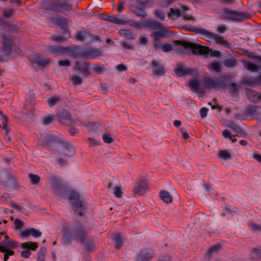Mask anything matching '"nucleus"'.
Listing matches in <instances>:
<instances>
[{
    "mask_svg": "<svg viewBox=\"0 0 261 261\" xmlns=\"http://www.w3.org/2000/svg\"><path fill=\"white\" fill-rule=\"evenodd\" d=\"M187 30L202 35L207 41H214L216 43L225 47H229V43L222 36L213 33L205 29L190 27L187 28Z\"/></svg>",
    "mask_w": 261,
    "mask_h": 261,
    "instance_id": "obj_1",
    "label": "nucleus"
},
{
    "mask_svg": "<svg viewBox=\"0 0 261 261\" xmlns=\"http://www.w3.org/2000/svg\"><path fill=\"white\" fill-rule=\"evenodd\" d=\"M201 84L205 89L211 90L224 89L226 83L223 77H211L205 76L203 78Z\"/></svg>",
    "mask_w": 261,
    "mask_h": 261,
    "instance_id": "obj_2",
    "label": "nucleus"
},
{
    "mask_svg": "<svg viewBox=\"0 0 261 261\" xmlns=\"http://www.w3.org/2000/svg\"><path fill=\"white\" fill-rule=\"evenodd\" d=\"M174 43L182 46L185 49H191L194 54H207L210 51L208 47L198 45L190 41L185 40H174Z\"/></svg>",
    "mask_w": 261,
    "mask_h": 261,
    "instance_id": "obj_3",
    "label": "nucleus"
},
{
    "mask_svg": "<svg viewBox=\"0 0 261 261\" xmlns=\"http://www.w3.org/2000/svg\"><path fill=\"white\" fill-rule=\"evenodd\" d=\"M222 16L225 19L234 22L242 21L250 18L249 14L236 11L229 9H224L222 13Z\"/></svg>",
    "mask_w": 261,
    "mask_h": 261,
    "instance_id": "obj_4",
    "label": "nucleus"
},
{
    "mask_svg": "<svg viewBox=\"0 0 261 261\" xmlns=\"http://www.w3.org/2000/svg\"><path fill=\"white\" fill-rule=\"evenodd\" d=\"M46 9L58 13H64L65 11L71 10L72 6L68 2H61V0H57L51 3Z\"/></svg>",
    "mask_w": 261,
    "mask_h": 261,
    "instance_id": "obj_5",
    "label": "nucleus"
},
{
    "mask_svg": "<svg viewBox=\"0 0 261 261\" xmlns=\"http://www.w3.org/2000/svg\"><path fill=\"white\" fill-rule=\"evenodd\" d=\"M174 71L178 77L188 75L196 76L198 74L197 70L196 68H190L182 63H178Z\"/></svg>",
    "mask_w": 261,
    "mask_h": 261,
    "instance_id": "obj_6",
    "label": "nucleus"
},
{
    "mask_svg": "<svg viewBox=\"0 0 261 261\" xmlns=\"http://www.w3.org/2000/svg\"><path fill=\"white\" fill-rule=\"evenodd\" d=\"M152 4L150 0H146L145 1H138L135 6L133 7V12L138 16L141 17H145L146 13L144 9L150 7Z\"/></svg>",
    "mask_w": 261,
    "mask_h": 261,
    "instance_id": "obj_7",
    "label": "nucleus"
},
{
    "mask_svg": "<svg viewBox=\"0 0 261 261\" xmlns=\"http://www.w3.org/2000/svg\"><path fill=\"white\" fill-rule=\"evenodd\" d=\"M69 200L74 209V210L79 213V215L82 216V212L79 211V209L83 210L84 205L82 201L80 199L79 193L75 192H71L69 196Z\"/></svg>",
    "mask_w": 261,
    "mask_h": 261,
    "instance_id": "obj_8",
    "label": "nucleus"
},
{
    "mask_svg": "<svg viewBox=\"0 0 261 261\" xmlns=\"http://www.w3.org/2000/svg\"><path fill=\"white\" fill-rule=\"evenodd\" d=\"M102 56V51L99 48L93 47L85 48L82 51V59H94Z\"/></svg>",
    "mask_w": 261,
    "mask_h": 261,
    "instance_id": "obj_9",
    "label": "nucleus"
},
{
    "mask_svg": "<svg viewBox=\"0 0 261 261\" xmlns=\"http://www.w3.org/2000/svg\"><path fill=\"white\" fill-rule=\"evenodd\" d=\"M88 232L82 224H79L73 233V236L75 239L79 240L81 243H86L88 239L87 237Z\"/></svg>",
    "mask_w": 261,
    "mask_h": 261,
    "instance_id": "obj_10",
    "label": "nucleus"
},
{
    "mask_svg": "<svg viewBox=\"0 0 261 261\" xmlns=\"http://www.w3.org/2000/svg\"><path fill=\"white\" fill-rule=\"evenodd\" d=\"M29 61L32 64H36L38 67H44L49 64L50 60L41 55L34 54L28 57Z\"/></svg>",
    "mask_w": 261,
    "mask_h": 261,
    "instance_id": "obj_11",
    "label": "nucleus"
},
{
    "mask_svg": "<svg viewBox=\"0 0 261 261\" xmlns=\"http://www.w3.org/2000/svg\"><path fill=\"white\" fill-rule=\"evenodd\" d=\"M90 64L85 61H77L75 62L73 70L82 72L85 76H89L91 74L90 70Z\"/></svg>",
    "mask_w": 261,
    "mask_h": 261,
    "instance_id": "obj_12",
    "label": "nucleus"
},
{
    "mask_svg": "<svg viewBox=\"0 0 261 261\" xmlns=\"http://www.w3.org/2000/svg\"><path fill=\"white\" fill-rule=\"evenodd\" d=\"M151 66L154 75L161 76L165 74V68L159 61L152 60L151 62Z\"/></svg>",
    "mask_w": 261,
    "mask_h": 261,
    "instance_id": "obj_13",
    "label": "nucleus"
},
{
    "mask_svg": "<svg viewBox=\"0 0 261 261\" xmlns=\"http://www.w3.org/2000/svg\"><path fill=\"white\" fill-rule=\"evenodd\" d=\"M82 51L80 46L78 45L65 47L64 55H69L75 58H82Z\"/></svg>",
    "mask_w": 261,
    "mask_h": 261,
    "instance_id": "obj_14",
    "label": "nucleus"
},
{
    "mask_svg": "<svg viewBox=\"0 0 261 261\" xmlns=\"http://www.w3.org/2000/svg\"><path fill=\"white\" fill-rule=\"evenodd\" d=\"M144 28H148L153 31L164 29L163 25L161 23L151 19L144 20Z\"/></svg>",
    "mask_w": 261,
    "mask_h": 261,
    "instance_id": "obj_15",
    "label": "nucleus"
},
{
    "mask_svg": "<svg viewBox=\"0 0 261 261\" xmlns=\"http://www.w3.org/2000/svg\"><path fill=\"white\" fill-rule=\"evenodd\" d=\"M3 39L2 49L6 54H9L12 50L13 41L11 37L6 35H3Z\"/></svg>",
    "mask_w": 261,
    "mask_h": 261,
    "instance_id": "obj_16",
    "label": "nucleus"
},
{
    "mask_svg": "<svg viewBox=\"0 0 261 261\" xmlns=\"http://www.w3.org/2000/svg\"><path fill=\"white\" fill-rule=\"evenodd\" d=\"M246 94L248 98L253 102H257L261 100V93L252 89H247Z\"/></svg>",
    "mask_w": 261,
    "mask_h": 261,
    "instance_id": "obj_17",
    "label": "nucleus"
},
{
    "mask_svg": "<svg viewBox=\"0 0 261 261\" xmlns=\"http://www.w3.org/2000/svg\"><path fill=\"white\" fill-rule=\"evenodd\" d=\"M154 253L151 251L144 250L137 255L136 261H150Z\"/></svg>",
    "mask_w": 261,
    "mask_h": 261,
    "instance_id": "obj_18",
    "label": "nucleus"
},
{
    "mask_svg": "<svg viewBox=\"0 0 261 261\" xmlns=\"http://www.w3.org/2000/svg\"><path fill=\"white\" fill-rule=\"evenodd\" d=\"M51 19L54 22L64 30L67 29L69 23L70 22L68 19L62 17H53Z\"/></svg>",
    "mask_w": 261,
    "mask_h": 261,
    "instance_id": "obj_19",
    "label": "nucleus"
},
{
    "mask_svg": "<svg viewBox=\"0 0 261 261\" xmlns=\"http://www.w3.org/2000/svg\"><path fill=\"white\" fill-rule=\"evenodd\" d=\"M47 51L56 56V55H64L65 51V47H61L56 45H49L48 46Z\"/></svg>",
    "mask_w": 261,
    "mask_h": 261,
    "instance_id": "obj_20",
    "label": "nucleus"
},
{
    "mask_svg": "<svg viewBox=\"0 0 261 261\" xmlns=\"http://www.w3.org/2000/svg\"><path fill=\"white\" fill-rule=\"evenodd\" d=\"M58 119L61 123L67 125H69L72 123V120L70 118V114L66 112L60 114Z\"/></svg>",
    "mask_w": 261,
    "mask_h": 261,
    "instance_id": "obj_21",
    "label": "nucleus"
},
{
    "mask_svg": "<svg viewBox=\"0 0 261 261\" xmlns=\"http://www.w3.org/2000/svg\"><path fill=\"white\" fill-rule=\"evenodd\" d=\"M148 189V186L146 183L138 184L134 189V193L140 195H143Z\"/></svg>",
    "mask_w": 261,
    "mask_h": 261,
    "instance_id": "obj_22",
    "label": "nucleus"
},
{
    "mask_svg": "<svg viewBox=\"0 0 261 261\" xmlns=\"http://www.w3.org/2000/svg\"><path fill=\"white\" fill-rule=\"evenodd\" d=\"M21 248L29 250L36 251L38 248V244L36 242H27L20 244Z\"/></svg>",
    "mask_w": 261,
    "mask_h": 261,
    "instance_id": "obj_23",
    "label": "nucleus"
},
{
    "mask_svg": "<svg viewBox=\"0 0 261 261\" xmlns=\"http://www.w3.org/2000/svg\"><path fill=\"white\" fill-rule=\"evenodd\" d=\"M160 197L162 201L167 203H171L173 201V198L170 193L166 191H161Z\"/></svg>",
    "mask_w": 261,
    "mask_h": 261,
    "instance_id": "obj_24",
    "label": "nucleus"
},
{
    "mask_svg": "<svg viewBox=\"0 0 261 261\" xmlns=\"http://www.w3.org/2000/svg\"><path fill=\"white\" fill-rule=\"evenodd\" d=\"M73 239H75L73 234L69 230H66L64 233L62 242L64 245H68Z\"/></svg>",
    "mask_w": 261,
    "mask_h": 261,
    "instance_id": "obj_25",
    "label": "nucleus"
},
{
    "mask_svg": "<svg viewBox=\"0 0 261 261\" xmlns=\"http://www.w3.org/2000/svg\"><path fill=\"white\" fill-rule=\"evenodd\" d=\"M125 24H128L130 27L135 28L137 29H141L144 28V20L141 22H137L133 20H126L124 19Z\"/></svg>",
    "mask_w": 261,
    "mask_h": 261,
    "instance_id": "obj_26",
    "label": "nucleus"
},
{
    "mask_svg": "<svg viewBox=\"0 0 261 261\" xmlns=\"http://www.w3.org/2000/svg\"><path fill=\"white\" fill-rule=\"evenodd\" d=\"M1 236H4L5 239L3 241V244L5 247L13 248L15 246V242L5 233H1Z\"/></svg>",
    "mask_w": 261,
    "mask_h": 261,
    "instance_id": "obj_27",
    "label": "nucleus"
},
{
    "mask_svg": "<svg viewBox=\"0 0 261 261\" xmlns=\"http://www.w3.org/2000/svg\"><path fill=\"white\" fill-rule=\"evenodd\" d=\"M188 86L191 88L192 91H198L200 93H203L204 92L199 89L200 83L199 82L195 80H192L189 81L188 83Z\"/></svg>",
    "mask_w": 261,
    "mask_h": 261,
    "instance_id": "obj_28",
    "label": "nucleus"
},
{
    "mask_svg": "<svg viewBox=\"0 0 261 261\" xmlns=\"http://www.w3.org/2000/svg\"><path fill=\"white\" fill-rule=\"evenodd\" d=\"M224 65L227 68H232L237 64V60L233 57L226 59L223 62Z\"/></svg>",
    "mask_w": 261,
    "mask_h": 261,
    "instance_id": "obj_29",
    "label": "nucleus"
},
{
    "mask_svg": "<svg viewBox=\"0 0 261 261\" xmlns=\"http://www.w3.org/2000/svg\"><path fill=\"white\" fill-rule=\"evenodd\" d=\"M106 21L119 24H125L124 19H120L116 15L107 17Z\"/></svg>",
    "mask_w": 261,
    "mask_h": 261,
    "instance_id": "obj_30",
    "label": "nucleus"
},
{
    "mask_svg": "<svg viewBox=\"0 0 261 261\" xmlns=\"http://www.w3.org/2000/svg\"><path fill=\"white\" fill-rule=\"evenodd\" d=\"M244 66L248 70L252 72L257 71L259 69V67L254 63L250 61H246L244 63Z\"/></svg>",
    "mask_w": 261,
    "mask_h": 261,
    "instance_id": "obj_31",
    "label": "nucleus"
},
{
    "mask_svg": "<svg viewBox=\"0 0 261 261\" xmlns=\"http://www.w3.org/2000/svg\"><path fill=\"white\" fill-rule=\"evenodd\" d=\"M181 15V12L178 9L170 8V11L168 14V16L172 19L178 18Z\"/></svg>",
    "mask_w": 261,
    "mask_h": 261,
    "instance_id": "obj_32",
    "label": "nucleus"
},
{
    "mask_svg": "<svg viewBox=\"0 0 261 261\" xmlns=\"http://www.w3.org/2000/svg\"><path fill=\"white\" fill-rule=\"evenodd\" d=\"M207 68L212 71L219 72L221 71V65L219 62H212L207 66Z\"/></svg>",
    "mask_w": 261,
    "mask_h": 261,
    "instance_id": "obj_33",
    "label": "nucleus"
},
{
    "mask_svg": "<svg viewBox=\"0 0 261 261\" xmlns=\"http://www.w3.org/2000/svg\"><path fill=\"white\" fill-rule=\"evenodd\" d=\"M120 35L127 39H133L135 38L134 35L128 30L121 29L119 31Z\"/></svg>",
    "mask_w": 261,
    "mask_h": 261,
    "instance_id": "obj_34",
    "label": "nucleus"
},
{
    "mask_svg": "<svg viewBox=\"0 0 261 261\" xmlns=\"http://www.w3.org/2000/svg\"><path fill=\"white\" fill-rule=\"evenodd\" d=\"M113 239L115 243V248L117 249H120L123 243L121 236L119 234H115L114 235Z\"/></svg>",
    "mask_w": 261,
    "mask_h": 261,
    "instance_id": "obj_35",
    "label": "nucleus"
},
{
    "mask_svg": "<svg viewBox=\"0 0 261 261\" xmlns=\"http://www.w3.org/2000/svg\"><path fill=\"white\" fill-rule=\"evenodd\" d=\"M85 244H86L85 250L87 251L91 252L93 251L95 248V245L93 244V238L92 237L90 238V239H88L87 243Z\"/></svg>",
    "mask_w": 261,
    "mask_h": 261,
    "instance_id": "obj_36",
    "label": "nucleus"
},
{
    "mask_svg": "<svg viewBox=\"0 0 261 261\" xmlns=\"http://www.w3.org/2000/svg\"><path fill=\"white\" fill-rule=\"evenodd\" d=\"M164 30V29L155 31L151 34V36L156 39H160L161 38L164 37L165 36V33Z\"/></svg>",
    "mask_w": 261,
    "mask_h": 261,
    "instance_id": "obj_37",
    "label": "nucleus"
},
{
    "mask_svg": "<svg viewBox=\"0 0 261 261\" xmlns=\"http://www.w3.org/2000/svg\"><path fill=\"white\" fill-rule=\"evenodd\" d=\"M96 74H102L106 70L105 66L100 64H95L92 68Z\"/></svg>",
    "mask_w": 261,
    "mask_h": 261,
    "instance_id": "obj_38",
    "label": "nucleus"
},
{
    "mask_svg": "<svg viewBox=\"0 0 261 261\" xmlns=\"http://www.w3.org/2000/svg\"><path fill=\"white\" fill-rule=\"evenodd\" d=\"M257 106H249L245 109V113L246 115L250 116H253L256 114L257 110Z\"/></svg>",
    "mask_w": 261,
    "mask_h": 261,
    "instance_id": "obj_39",
    "label": "nucleus"
},
{
    "mask_svg": "<svg viewBox=\"0 0 261 261\" xmlns=\"http://www.w3.org/2000/svg\"><path fill=\"white\" fill-rule=\"evenodd\" d=\"M55 116L53 114L48 115L42 118V123L44 125H48L55 119Z\"/></svg>",
    "mask_w": 261,
    "mask_h": 261,
    "instance_id": "obj_40",
    "label": "nucleus"
},
{
    "mask_svg": "<svg viewBox=\"0 0 261 261\" xmlns=\"http://www.w3.org/2000/svg\"><path fill=\"white\" fill-rule=\"evenodd\" d=\"M0 115H1V119L2 121V123L3 125V126H2V128L5 129L7 133H8L9 130L8 127H7V117L3 114L2 112H0Z\"/></svg>",
    "mask_w": 261,
    "mask_h": 261,
    "instance_id": "obj_41",
    "label": "nucleus"
},
{
    "mask_svg": "<svg viewBox=\"0 0 261 261\" xmlns=\"http://www.w3.org/2000/svg\"><path fill=\"white\" fill-rule=\"evenodd\" d=\"M218 156L224 160H227L231 158L230 154L226 150H220L218 152Z\"/></svg>",
    "mask_w": 261,
    "mask_h": 261,
    "instance_id": "obj_42",
    "label": "nucleus"
},
{
    "mask_svg": "<svg viewBox=\"0 0 261 261\" xmlns=\"http://www.w3.org/2000/svg\"><path fill=\"white\" fill-rule=\"evenodd\" d=\"M221 249V246L220 244H216L211 246L208 250L206 254L209 256H211V254L215 252L220 250Z\"/></svg>",
    "mask_w": 261,
    "mask_h": 261,
    "instance_id": "obj_43",
    "label": "nucleus"
},
{
    "mask_svg": "<svg viewBox=\"0 0 261 261\" xmlns=\"http://www.w3.org/2000/svg\"><path fill=\"white\" fill-rule=\"evenodd\" d=\"M70 80L73 85H81L83 82L82 79L80 76L76 75H73L70 77Z\"/></svg>",
    "mask_w": 261,
    "mask_h": 261,
    "instance_id": "obj_44",
    "label": "nucleus"
},
{
    "mask_svg": "<svg viewBox=\"0 0 261 261\" xmlns=\"http://www.w3.org/2000/svg\"><path fill=\"white\" fill-rule=\"evenodd\" d=\"M29 177L30 179L31 183L33 185L38 184L40 180V178L38 175L30 173L29 174Z\"/></svg>",
    "mask_w": 261,
    "mask_h": 261,
    "instance_id": "obj_45",
    "label": "nucleus"
},
{
    "mask_svg": "<svg viewBox=\"0 0 261 261\" xmlns=\"http://www.w3.org/2000/svg\"><path fill=\"white\" fill-rule=\"evenodd\" d=\"M75 153V149L74 147L71 145H67L66 146V149L64 153L67 156L73 155Z\"/></svg>",
    "mask_w": 261,
    "mask_h": 261,
    "instance_id": "obj_46",
    "label": "nucleus"
},
{
    "mask_svg": "<svg viewBox=\"0 0 261 261\" xmlns=\"http://www.w3.org/2000/svg\"><path fill=\"white\" fill-rule=\"evenodd\" d=\"M113 194L117 198H121L123 194L122 188L120 186L115 187Z\"/></svg>",
    "mask_w": 261,
    "mask_h": 261,
    "instance_id": "obj_47",
    "label": "nucleus"
},
{
    "mask_svg": "<svg viewBox=\"0 0 261 261\" xmlns=\"http://www.w3.org/2000/svg\"><path fill=\"white\" fill-rule=\"evenodd\" d=\"M42 234V233L39 230L36 229L34 228H30V236L34 238H39Z\"/></svg>",
    "mask_w": 261,
    "mask_h": 261,
    "instance_id": "obj_48",
    "label": "nucleus"
},
{
    "mask_svg": "<svg viewBox=\"0 0 261 261\" xmlns=\"http://www.w3.org/2000/svg\"><path fill=\"white\" fill-rule=\"evenodd\" d=\"M14 10L13 9H9L3 11V16L5 18H10L14 14Z\"/></svg>",
    "mask_w": 261,
    "mask_h": 261,
    "instance_id": "obj_49",
    "label": "nucleus"
},
{
    "mask_svg": "<svg viewBox=\"0 0 261 261\" xmlns=\"http://www.w3.org/2000/svg\"><path fill=\"white\" fill-rule=\"evenodd\" d=\"M60 98L57 96L51 97L48 100V103L50 107L54 106L58 101H59Z\"/></svg>",
    "mask_w": 261,
    "mask_h": 261,
    "instance_id": "obj_50",
    "label": "nucleus"
},
{
    "mask_svg": "<svg viewBox=\"0 0 261 261\" xmlns=\"http://www.w3.org/2000/svg\"><path fill=\"white\" fill-rule=\"evenodd\" d=\"M15 229L19 230L21 229L23 226V222L19 219H16L14 221Z\"/></svg>",
    "mask_w": 261,
    "mask_h": 261,
    "instance_id": "obj_51",
    "label": "nucleus"
},
{
    "mask_svg": "<svg viewBox=\"0 0 261 261\" xmlns=\"http://www.w3.org/2000/svg\"><path fill=\"white\" fill-rule=\"evenodd\" d=\"M19 235L21 238H27L30 236V228L21 230L19 233Z\"/></svg>",
    "mask_w": 261,
    "mask_h": 261,
    "instance_id": "obj_52",
    "label": "nucleus"
},
{
    "mask_svg": "<svg viewBox=\"0 0 261 261\" xmlns=\"http://www.w3.org/2000/svg\"><path fill=\"white\" fill-rule=\"evenodd\" d=\"M58 64L59 66H70L71 65V61L67 59L59 60L58 61Z\"/></svg>",
    "mask_w": 261,
    "mask_h": 261,
    "instance_id": "obj_53",
    "label": "nucleus"
},
{
    "mask_svg": "<svg viewBox=\"0 0 261 261\" xmlns=\"http://www.w3.org/2000/svg\"><path fill=\"white\" fill-rule=\"evenodd\" d=\"M102 139L103 141L107 143H111L113 142L114 140L111 136L108 134H105L103 135Z\"/></svg>",
    "mask_w": 261,
    "mask_h": 261,
    "instance_id": "obj_54",
    "label": "nucleus"
},
{
    "mask_svg": "<svg viewBox=\"0 0 261 261\" xmlns=\"http://www.w3.org/2000/svg\"><path fill=\"white\" fill-rule=\"evenodd\" d=\"M154 14L157 18L161 20H164L165 19V14L161 10H155Z\"/></svg>",
    "mask_w": 261,
    "mask_h": 261,
    "instance_id": "obj_55",
    "label": "nucleus"
},
{
    "mask_svg": "<svg viewBox=\"0 0 261 261\" xmlns=\"http://www.w3.org/2000/svg\"><path fill=\"white\" fill-rule=\"evenodd\" d=\"M229 127L231 128L233 130H234L236 132L238 133L236 136H243V135L241 133L239 132L240 128L238 125L236 124H232L229 125Z\"/></svg>",
    "mask_w": 261,
    "mask_h": 261,
    "instance_id": "obj_56",
    "label": "nucleus"
},
{
    "mask_svg": "<svg viewBox=\"0 0 261 261\" xmlns=\"http://www.w3.org/2000/svg\"><path fill=\"white\" fill-rule=\"evenodd\" d=\"M162 49L165 52H169L172 50L173 47L171 44L165 43L162 46Z\"/></svg>",
    "mask_w": 261,
    "mask_h": 261,
    "instance_id": "obj_57",
    "label": "nucleus"
},
{
    "mask_svg": "<svg viewBox=\"0 0 261 261\" xmlns=\"http://www.w3.org/2000/svg\"><path fill=\"white\" fill-rule=\"evenodd\" d=\"M229 89L230 93L234 94L238 92V87L236 84L232 83L230 85Z\"/></svg>",
    "mask_w": 261,
    "mask_h": 261,
    "instance_id": "obj_58",
    "label": "nucleus"
},
{
    "mask_svg": "<svg viewBox=\"0 0 261 261\" xmlns=\"http://www.w3.org/2000/svg\"><path fill=\"white\" fill-rule=\"evenodd\" d=\"M85 34L84 32H78L75 35V38L77 40L83 41L85 38Z\"/></svg>",
    "mask_w": 261,
    "mask_h": 261,
    "instance_id": "obj_59",
    "label": "nucleus"
},
{
    "mask_svg": "<svg viewBox=\"0 0 261 261\" xmlns=\"http://www.w3.org/2000/svg\"><path fill=\"white\" fill-rule=\"evenodd\" d=\"M251 253L254 254L256 257L261 258V249L253 248L251 250Z\"/></svg>",
    "mask_w": 261,
    "mask_h": 261,
    "instance_id": "obj_60",
    "label": "nucleus"
},
{
    "mask_svg": "<svg viewBox=\"0 0 261 261\" xmlns=\"http://www.w3.org/2000/svg\"><path fill=\"white\" fill-rule=\"evenodd\" d=\"M11 189H16L18 188L19 185H18V183L17 182L15 178H12L11 179Z\"/></svg>",
    "mask_w": 261,
    "mask_h": 261,
    "instance_id": "obj_61",
    "label": "nucleus"
},
{
    "mask_svg": "<svg viewBox=\"0 0 261 261\" xmlns=\"http://www.w3.org/2000/svg\"><path fill=\"white\" fill-rule=\"evenodd\" d=\"M244 83L248 85H256V82H255V77L253 79L247 78L245 80Z\"/></svg>",
    "mask_w": 261,
    "mask_h": 261,
    "instance_id": "obj_62",
    "label": "nucleus"
},
{
    "mask_svg": "<svg viewBox=\"0 0 261 261\" xmlns=\"http://www.w3.org/2000/svg\"><path fill=\"white\" fill-rule=\"evenodd\" d=\"M31 254V251L27 249L23 250L21 253V256L25 258H29Z\"/></svg>",
    "mask_w": 261,
    "mask_h": 261,
    "instance_id": "obj_63",
    "label": "nucleus"
},
{
    "mask_svg": "<svg viewBox=\"0 0 261 261\" xmlns=\"http://www.w3.org/2000/svg\"><path fill=\"white\" fill-rule=\"evenodd\" d=\"M249 225L253 230L257 231L261 230V226L257 225L253 222L250 223Z\"/></svg>",
    "mask_w": 261,
    "mask_h": 261,
    "instance_id": "obj_64",
    "label": "nucleus"
}]
</instances>
